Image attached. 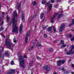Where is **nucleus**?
<instances>
[{"label": "nucleus", "mask_w": 74, "mask_h": 74, "mask_svg": "<svg viewBox=\"0 0 74 74\" xmlns=\"http://www.w3.org/2000/svg\"><path fill=\"white\" fill-rule=\"evenodd\" d=\"M14 17L12 18L11 21L10 23V24H11V23H12V26L13 27H14L13 30V32H14L15 33L17 34L18 33V28L16 26V25H15V24L17 22V20H16L15 18V17H17V13H16V10L14 11Z\"/></svg>", "instance_id": "1"}, {"label": "nucleus", "mask_w": 74, "mask_h": 74, "mask_svg": "<svg viewBox=\"0 0 74 74\" xmlns=\"http://www.w3.org/2000/svg\"><path fill=\"white\" fill-rule=\"evenodd\" d=\"M5 45L8 48L11 49H13L15 45L12 43L8 38H6L5 40Z\"/></svg>", "instance_id": "2"}, {"label": "nucleus", "mask_w": 74, "mask_h": 74, "mask_svg": "<svg viewBox=\"0 0 74 74\" xmlns=\"http://www.w3.org/2000/svg\"><path fill=\"white\" fill-rule=\"evenodd\" d=\"M18 59L20 61V64L21 67H22L23 68H25V60H24L23 57L21 56H20Z\"/></svg>", "instance_id": "3"}, {"label": "nucleus", "mask_w": 74, "mask_h": 74, "mask_svg": "<svg viewBox=\"0 0 74 74\" xmlns=\"http://www.w3.org/2000/svg\"><path fill=\"white\" fill-rule=\"evenodd\" d=\"M65 62V61L64 60H58L57 62V66H60L61 64H63Z\"/></svg>", "instance_id": "4"}, {"label": "nucleus", "mask_w": 74, "mask_h": 74, "mask_svg": "<svg viewBox=\"0 0 74 74\" xmlns=\"http://www.w3.org/2000/svg\"><path fill=\"white\" fill-rule=\"evenodd\" d=\"M30 36V30H29L28 32H27V35L25 38V42H27V40H28V36Z\"/></svg>", "instance_id": "5"}, {"label": "nucleus", "mask_w": 74, "mask_h": 74, "mask_svg": "<svg viewBox=\"0 0 74 74\" xmlns=\"http://www.w3.org/2000/svg\"><path fill=\"white\" fill-rule=\"evenodd\" d=\"M50 3V1H49L47 3V5L49 8L50 11L51 10V8L52 7V4Z\"/></svg>", "instance_id": "6"}, {"label": "nucleus", "mask_w": 74, "mask_h": 74, "mask_svg": "<svg viewBox=\"0 0 74 74\" xmlns=\"http://www.w3.org/2000/svg\"><path fill=\"white\" fill-rule=\"evenodd\" d=\"M15 70L11 69L8 72L6 73L7 74H12L15 73Z\"/></svg>", "instance_id": "7"}, {"label": "nucleus", "mask_w": 74, "mask_h": 74, "mask_svg": "<svg viewBox=\"0 0 74 74\" xmlns=\"http://www.w3.org/2000/svg\"><path fill=\"white\" fill-rule=\"evenodd\" d=\"M21 3H17V4L16 5V7H17L18 10V11H21Z\"/></svg>", "instance_id": "8"}, {"label": "nucleus", "mask_w": 74, "mask_h": 74, "mask_svg": "<svg viewBox=\"0 0 74 74\" xmlns=\"http://www.w3.org/2000/svg\"><path fill=\"white\" fill-rule=\"evenodd\" d=\"M58 15V14L56 13H55L54 15L53 16V17L51 18V23H53L54 22V21H53V19H55V18H56V17Z\"/></svg>", "instance_id": "9"}, {"label": "nucleus", "mask_w": 74, "mask_h": 74, "mask_svg": "<svg viewBox=\"0 0 74 74\" xmlns=\"http://www.w3.org/2000/svg\"><path fill=\"white\" fill-rule=\"evenodd\" d=\"M73 51V49H71L69 51V52H68L66 53V54L68 55H70V54H74V50Z\"/></svg>", "instance_id": "10"}, {"label": "nucleus", "mask_w": 74, "mask_h": 74, "mask_svg": "<svg viewBox=\"0 0 74 74\" xmlns=\"http://www.w3.org/2000/svg\"><path fill=\"white\" fill-rule=\"evenodd\" d=\"M22 28H23V25L21 24L19 26V32L20 34H21L22 32Z\"/></svg>", "instance_id": "11"}, {"label": "nucleus", "mask_w": 74, "mask_h": 74, "mask_svg": "<svg viewBox=\"0 0 74 74\" xmlns=\"http://www.w3.org/2000/svg\"><path fill=\"white\" fill-rule=\"evenodd\" d=\"M64 24H63V25H62L60 27V28L59 29V31L60 32H62V31L63 30V29L64 28Z\"/></svg>", "instance_id": "12"}, {"label": "nucleus", "mask_w": 74, "mask_h": 74, "mask_svg": "<svg viewBox=\"0 0 74 74\" xmlns=\"http://www.w3.org/2000/svg\"><path fill=\"white\" fill-rule=\"evenodd\" d=\"M3 50H0V59L1 58H3L4 57V54H2L1 55V54H2V53L3 52Z\"/></svg>", "instance_id": "13"}, {"label": "nucleus", "mask_w": 74, "mask_h": 74, "mask_svg": "<svg viewBox=\"0 0 74 74\" xmlns=\"http://www.w3.org/2000/svg\"><path fill=\"white\" fill-rule=\"evenodd\" d=\"M44 69H45V70H46L47 71H49L50 70V68L49 66H45L44 67Z\"/></svg>", "instance_id": "14"}, {"label": "nucleus", "mask_w": 74, "mask_h": 74, "mask_svg": "<svg viewBox=\"0 0 74 74\" xmlns=\"http://www.w3.org/2000/svg\"><path fill=\"white\" fill-rule=\"evenodd\" d=\"M5 55L6 57H8L10 56V55L8 54V52L7 51H5Z\"/></svg>", "instance_id": "15"}, {"label": "nucleus", "mask_w": 74, "mask_h": 74, "mask_svg": "<svg viewBox=\"0 0 74 74\" xmlns=\"http://www.w3.org/2000/svg\"><path fill=\"white\" fill-rule=\"evenodd\" d=\"M22 20L23 22H25V16H24V15L23 14H22Z\"/></svg>", "instance_id": "16"}, {"label": "nucleus", "mask_w": 74, "mask_h": 74, "mask_svg": "<svg viewBox=\"0 0 74 74\" xmlns=\"http://www.w3.org/2000/svg\"><path fill=\"white\" fill-rule=\"evenodd\" d=\"M51 30H52V27H50L48 28L47 31L48 32H50V33H52V31H51Z\"/></svg>", "instance_id": "17"}, {"label": "nucleus", "mask_w": 74, "mask_h": 74, "mask_svg": "<svg viewBox=\"0 0 74 74\" xmlns=\"http://www.w3.org/2000/svg\"><path fill=\"white\" fill-rule=\"evenodd\" d=\"M36 47H41V44L40 43H38V42L36 45Z\"/></svg>", "instance_id": "18"}, {"label": "nucleus", "mask_w": 74, "mask_h": 74, "mask_svg": "<svg viewBox=\"0 0 74 74\" xmlns=\"http://www.w3.org/2000/svg\"><path fill=\"white\" fill-rule=\"evenodd\" d=\"M73 24H74V19H73L72 20V23L69 24V26L70 27V26H71L73 25Z\"/></svg>", "instance_id": "19"}, {"label": "nucleus", "mask_w": 74, "mask_h": 74, "mask_svg": "<svg viewBox=\"0 0 74 74\" xmlns=\"http://www.w3.org/2000/svg\"><path fill=\"white\" fill-rule=\"evenodd\" d=\"M44 14L43 13H42L40 15V18L41 19H42L44 16Z\"/></svg>", "instance_id": "20"}, {"label": "nucleus", "mask_w": 74, "mask_h": 74, "mask_svg": "<svg viewBox=\"0 0 74 74\" xmlns=\"http://www.w3.org/2000/svg\"><path fill=\"white\" fill-rule=\"evenodd\" d=\"M58 18H61V17H62V16H63V14H58Z\"/></svg>", "instance_id": "21"}, {"label": "nucleus", "mask_w": 74, "mask_h": 74, "mask_svg": "<svg viewBox=\"0 0 74 74\" xmlns=\"http://www.w3.org/2000/svg\"><path fill=\"white\" fill-rule=\"evenodd\" d=\"M6 18H7V22H8V21L10 20V17H9L8 15H7L6 17Z\"/></svg>", "instance_id": "22"}, {"label": "nucleus", "mask_w": 74, "mask_h": 74, "mask_svg": "<svg viewBox=\"0 0 74 74\" xmlns=\"http://www.w3.org/2000/svg\"><path fill=\"white\" fill-rule=\"evenodd\" d=\"M34 48V46L33 45L32 46L31 48L28 49L29 51H30L31 50H32L33 48Z\"/></svg>", "instance_id": "23"}, {"label": "nucleus", "mask_w": 74, "mask_h": 74, "mask_svg": "<svg viewBox=\"0 0 74 74\" xmlns=\"http://www.w3.org/2000/svg\"><path fill=\"white\" fill-rule=\"evenodd\" d=\"M66 47V45H62L61 46V48H64V47Z\"/></svg>", "instance_id": "24"}, {"label": "nucleus", "mask_w": 74, "mask_h": 74, "mask_svg": "<svg viewBox=\"0 0 74 74\" xmlns=\"http://www.w3.org/2000/svg\"><path fill=\"white\" fill-rule=\"evenodd\" d=\"M72 37V35H71V34H69L67 36V37H68V38H70V37Z\"/></svg>", "instance_id": "25"}, {"label": "nucleus", "mask_w": 74, "mask_h": 74, "mask_svg": "<svg viewBox=\"0 0 74 74\" xmlns=\"http://www.w3.org/2000/svg\"><path fill=\"white\" fill-rule=\"evenodd\" d=\"M52 27H53L54 30V32H56V28H55V27L54 26H52Z\"/></svg>", "instance_id": "26"}, {"label": "nucleus", "mask_w": 74, "mask_h": 74, "mask_svg": "<svg viewBox=\"0 0 74 74\" xmlns=\"http://www.w3.org/2000/svg\"><path fill=\"white\" fill-rule=\"evenodd\" d=\"M49 51L50 52H52L53 51V49L52 48H50L49 49Z\"/></svg>", "instance_id": "27"}, {"label": "nucleus", "mask_w": 74, "mask_h": 74, "mask_svg": "<svg viewBox=\"0 0 74 74\" xmlns=\"http://www.w3.org/2000/svg\"><path fill=\"white\" fill-rule=\"evenodd\" d=\"M4 29V28H3V27H1L0 28V31H3V29Z\"/></svg>", "instance_id": "28"}, {"label": "nucleus", "mask_w": 74, "mask_h": 74, "mask_svg": "<svg viewBox=\"0 0 74 74\" xmlns=\"http://www.w3.org/2000/svg\"><path fill=\"white\" fill-rule=\"evenodd\" d=\"M32 4L34 5H36V2L34 1L32 2Z\"/></svg>", "instance_id": "29"}, {"label": "nucleus", "mask_w": 74, "mask_h": 74, "mask_svg": "<svg viewBox=\"0 0 74 74\" xmlns=\"http://www.w3.org/2000/svg\"><path fill=\"white\" fill-rule=\"evenodd\" d=\"M46 2L45 1H43L42 2V4H44Z\"/></svg>", "instance_id": "30"}, {"label": "nucleus", "mask_w": 74, "mask_h": 74, "mask_svg": "<svg viewBox=\"0 0 74 74\" xmlns=\"http://www.w3.org/2000/svg\"><path fill=\"white\" fill-rule=\"evenodd\" d=\"M61 70H62V71L64 72V68H62Z\"/></svg>", "instance_id": "31"}, {"label": "nucleus", "mask_w": 74, "mask_h": 74, "mask_svg": "<svg viewBox=\"0 0 74 74\" xmlns=\"http://www.w3.org/2000/svg\"><path fill=\"white\" fill-rule=\"evenodd\" d=\"M10 64H11V65H13V64H14V61H11L10 63Z\"/></svg>", "instance_id": "32"}, {"label": "nucleus", "mask_w": 74, "mask_h": 74, "mask_svg": "<svg viewBox=\"0 0 74 74\" xmlns=\"http://www.w3.org/2000/svg\"><path fill=\"white\" fill-rule=\"evenodd\" d=\"M4 24V21H2L1 22V26H3V24Z\"/></svg>", "instance_id": "33"}, {"label": "nucleus", "mask_w": 74, "mask_h": 74, "mask_svg": "<svg viewBox=\"0 0 74 74\" xmlns=\"http://www.w3.org/2000/svg\"><path fill=\"white\" fill-rule=\"evenodd\" d=\"M44 36L45 37V38H47V35L45 34H44Z\"/></svg>", "instance_id": "34"}, {"label": "nucleus", "mask_w": 74, "mask_h": 74, "mask_svg": "<svg viewBox=\"0 0 74 74\" xmlns=\"http://www.w3.org/2000/svg\"><path fill=\"white\" fill-rule=\"evenodd\" d=\"M61 43L62 44V45H63V44H64V42L63 40H61Z\"/></svg>", "instance_id": "35"}, {"label": "nucleus", "mask_w": 74, "mask_h": 74, "mask_svg": "<svg viewBox=\"0 0 74 74\" xmlns=\"http://www.w3.org/2000/svg\"><path fill=\"white\" fill-rule=\"evenodd\" d=\"M54 2H55V1L53 0H52L51 1V3H53Z\"/></svg>", "instance_id": "36"}, {"label": "nucleus", "mask_w": 74, "mask_h": 74, "mask_svg": "<svg viewBox=\"0 0 74 74\" xmlns=\"http://www.w3.org/2000/svg\"><path fill=\"white\" fill-rule=\"evenodd\" d=\"M46 27H47V26H46L45 27H44L43 28H42V29L43 30H45V29H46Z\"/></svg>", "instance_id": "37"}, {"label": "nucleus", "mask_w": 74, "mask_h": 74, "mask_svg": "<svg viewBox=\"0 0 74 74\" xmlns=\"http://www.w3.org/2000/svg\"><path fill=\"white\" fill-rule=\"evenodd\" d=\"M71 48H72L71 49H74V46L73 45H72L71 46Z\"/></svg>", "instance_id": "38"}, {"label": "nucleus", "mask_w": 74, "mask_h": 74, "mask_svg": "<svg viewBox=\"0 0 74 74\" xmlns=\"http://www.w3.org/2000/svg\"><path fill=\"white\" fill-rule=\"evenodd\" d=\"M69 71H66V74H69Z\"/></svg>", "instance_id": "39"}, {"label": "nucleus", "mask_w": 74, "mask_h": 74, "mask_svg": "<svg viewBox=\"0 0 74 74\" xmlns=\"http://www.w3.org/2000/svg\"><path fill=\"white\" fill-rule=\"evenodd\" d=\"M71 67H74V64H72L71 65Z\"/></svg>", "instance_id": "40"}, {"label": "nucleus", "mask_w": 74, "mask_h": 74, "mask_svg": "<svg viewBox=\"0 0 74 74\" xmlns=\"http://www.w3.org/2000/svg\"><path fill=\"white\" fill-rule=\"evenodd\" d=\"M58 6L56 5H55L54 6V7L55 8H57Z\"/></svg>", "instance_id": "41"}, {"label": "nucleus", "mask_w": 74, "mask_h": 74, "mask_svg": "<svg viewBox=\"0 0 74 74\" xmlns=\"http://www.w3.org/2000/svg\"><path fill=\"white\" fill-rule=\"evenodd\" d=\"M71 41H74V38H72L71 39Z\"/></svg>", "instance_id": "42"}, {"label": "nucleus", "mask_w": 74, "mask_h": 74, "mask_svg": "<svg viewBox=\"0 0 74 74\" xmlns=\"http://www.w3.org/2000/svg\"><path fill=\"white\" fill-rule=\"evenodd\" d=\"M61 1V0H57L56 1V2H59Z\"/></svg>", "instance_id": "43"}, {"label": "nucleus", "mask_w": 74, "mask_h": 74, "mask_svg": "<svg viewBox=\"0 0 74 74\" xmlns=\"http://www.w3.org/2000/svg\"><path fill=\"white\" fill-rule=\"evenodd\" d=\"M23 57H24V58H27V57H26V56H25V55H24Z\"/></svg>", "instance_id": "44"}, {"label": "nucleus", "mask_w": 74, "mask_h": 74, "mask_svg": "<svg viewBox=\"0 0 74 74\" xmlns=\"http://www.w3.org/2000/svg\"><path fill=\"white\" fill-rule=\"evenodd\" d=\"M37 59H40V58L39 57H38V56H37Z\"/></svg>", "instance_id": "45"}, {"label": "nucleus", "mask_w": 74, "mask_h": 74, "mask_svg": "<svg viewBox=\"0 0 74 74\" xmlns=\"http://www.w3.org/2000/svg\"><path fill=\"white\" fill-rule=\"evenodd\" d=\"M13 42H14L16 43V40H14L13 41Z\"/></svg>", "instance_id": "46"}, {"label": "nucleus", "mask_w": 74, "mask_h": 74, "mask_svg": "<svg viewBox=\"0 0 74 74\" xmlns=\"http://www.w3.org/2000/svg\"><path fill=\"white\" fill-rule=\"evenodd\" d=\"M58 69H59L60 70H62V68L60 67H59L58 68Z\"/></svg>", "instance_id": "47"}, {"label": "nucleus", "mask_w": 74, "mask_h": 74, "mask_svg": "<svg viewBox=\"0 0 74 74\" xmlns=\"http://www.w3.org/2000/svg\"><path fill=\"white\" fill-rule=\"evenodd\" d=\"M2 20V18L1 17H0V21H1Z\"/></svg>", "instance_id": "48"}, {"label": "nucleus", "mask_w": 74, "mask_h": 74, "mask_svg": "<svg viewBox=\"0 0 74 74\" xmlns=\"http://www.w3.org/2000/svg\"><path fill=\"white\" fill-rule=\"evenodd\" d=\"M4 14H5V12H2V15H4Z\"/></svg>", "instance_id": "49"}, {"label": "nucleus", "mask_w": 74, "mask_h": 74, "mask_svg": "<svg viewBox=\"0 0 74 74\" xmlns=\"http://www.w3.org/2000/svg\"><path fill=\"white\" fill-rule=\"evenodd\" d=\"M29 65L30 66H32V64L30 63H29Z\"/></svg>", "instance_id": "50"}, {"label": "nucleus", "mask_w": 74, "mask_h": 74, "mask_svg": "<svg viewBox=\"0 0 74 74\" xmlns=\"http://www.w3.org/2000/svg\"><path fill=\"white\" fill-rule=\"evenodd\" d=\"M13 40H16V39H15V38H13Z\"/></svg>", "instance_id": "51"}, {"label": "nucleus", "mask_w": 74, "mask_h": 74, "mask_svg": "<svg viewBox=\"0 0 74 74\" xmlns=\"http://www.w3.org/2000/svg\"><path fill=\"white\" fill-rule=\"evenodd\" d=\"M1 8V4H0V10Z\"/></svg>", "instance_id": "52"}, {"label": "nucleus", "mask_w": 74, "mask_h": 74, "mask_svg": "<svg viewBox=\"0 0 74 74\" xmlns=\"http://www.w3.org/2000/svg\"><path fill=\"white\" fill-rule=\"evenodd\" d=\"M71 73L72 74H74V72H72Z\"/></svg>", "instance_id": "53"}, {"label": "nucleus", "mask_w": 74, "mask_h": 74, "mask_svg": "<svg viewBox=\"0 0 74 74\" xmlns=\"http://www.w3.org/2000/svg\"><path fill=\"white\" fill-rule=\"evenodd\" d=\"M31 21H32V19H33V17H31Z\"/></svg>", "instance_id": "54"}, {"label": "nucleus", "mask_w": 74, "mask_h": 74, "mask_svg": "<svg viewBox=\"0 0 74 74\" xmlns=\"http://www.w3.org/2000/svg\"><path fill=\"white\" fill-rule=\"evenodd\" d=\"M72 31H73V32H74V29H72L71 30Z\"/></svg>", "instance_id": "55"}, {"label": "nucleus", "mask_w": 74, "mask_h": 74, "mask_svg": "<svg viewBox=\"0 0 74 74\" xmlns=\"http://www.w3.org/2000/svg\"><path fill=\"white\" fill-rule=\"evenodd\" d=\"M2 36H3V37H4V35H2Z\"/></svg>", "instance_id": "56"}, {"label": "nucleus", "mask_w": 74, "mask_h": 74, "mask_svg": "<svg viewBox=\"0 0 74 74\" xmlns=\"http://www.w3.org/2000/svg\"><path fill=\"white\" fill-rule=\"evenodd\" d=\"M69 62H70L71 61V60L70 59L69 60Z\"/></svg>", "instance_id": "57"}, {"label": "nucleus", "mask_w": 74, "mask_h": 74, "mask_svg": "<svg viewBox=\"0 0 74 74\" xmlns=\"http://www.w3.org/2000/svg\"><path fill=\"white\" fill-rule=\"evenodd\" d=\"M65 51H66V49H65Z\"/></svg>", "instance_id": "58"}, {"label": "nucleus", "mask_w": 74, "mask_h": 74, "mask_svg": "<svg viewBox=\"0 0 74 74\" xmlns=\"http://www.w3.org/2000/svg\"><path fill=\"white\" fill-rule=\"evenodd\" d=\"M54 74H57L56 73H54Z\"/></svg>", "instance_id": "59"}, {"label": "nucleus", "mask_w": 74, "mask_h": 74, "mask_svg": "<svg viewBox=\"0 0 74 74\" xmlns=\"http://www.w3.org/2000/svg\"><path fill=\"white\" fill-rule=\"evenodd\" d=\"M34 16H33V18H34Z\"/></svg>", "instance_id": "60"}, {"label": "nucleus", "mask_w": 74, "mask_h": 74, "mask_svg": "<svg viewBox=\"0 0 74 74\" xmlns=\"http://www.w3.org/2000/svg\"><path fill=\"white\" fill-rule=\"evenodd\" d=\"M31 74H32V73H31Z\"/></svg>", "instance_id": "61"}, {"label": "nucleus", "mask_w": 74, "mask_h": 74, "mask_svg": "<svg viewBox=\"0 0 74 74\" xmlns=\"http://www.w3.org/2000/svg\"><path fill=\"white\" fill-rule=\"evenodd\" d=\"M58 59H59V58H58Z\"/></svg>", "instance_id": "62"}]
</instances>
